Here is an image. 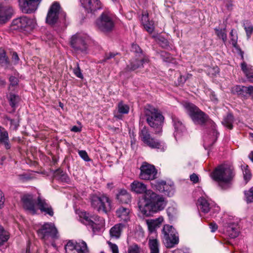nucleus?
<instances>
[{
    "mask_svg": "<svg viewBox=\"0 0 253 253\" xmlns=\"http://www.w3.org/2000/svg\"><path fill=\"white\" fill-rule=\"evenodd\" d=\"M190 180L194 183H198L199 181V177L195 173H193L190 176Z\"/></svg>",
    "mask_w": 253,
    "mask_h": 253,
    "instance_id": "nucleus-55",
    "label": "nucleus"
},
{
    "mask_svg": "<svg viewBox=\"0 0 253 253\" xmlns=\"http://www.w3.org/2000/svg\"><path fill=\"white\" fill-rule=\"evenodd\" d=\"M115 56V54L113 53H109L108 54H106L104 57V60H107L108 59H110L111 58H112L114 57Z\"/></svg>",
    "mask_w": 253,
    "mask_h": 253,
    "instance_id": "nucleus-61",
    "label": "nucleus"
},
{
    "mask_svg": "<svg viewBox=\"0 0 253 253\" xmlns=\"http://www.w3.org/2000/svg\"><path fill=\"white\" fill-rule=\"evenodd\" d=\"M83 6L88 12H92L102 8V3L99 0H83L82 2Z\"/></svg>",
    "mask_w": 253,
    "mask_h": 253,
    "instance_id": "nucleus-20",
    "label": "nucleus"
},
{
    "mask_svg": "<svg viewBox=\"0 0 253 253\" xmlns=\"http://www.w3.org/2000/svg\"><path fill=\"white\" fill-rule=\"evenodd\" d=\"M210 227L212 232H214L217 229V225L215 223H211L210 224Z\"/></svg>",
    "mask_w": 253,
    "mask_h": 253,
    "instance_id": "nucleus-60",
    "label": "nucleus"
},
{
    "mask_svg": "<svg viewBox=\"0 0 253 253\" xmlns=\"http://www.w3.org/2000/svg\"><path fill=\"white\" fill-rule=\"evenodd\" d=\"M140 177L144 180H154L157 177V171L155 167L144 162L140 168Z\"/></svg>",
    "mask_w": 253,
    "mask_h": 253,
    "instance_id": "nucleus-15",
    "label": "nucleus"
},
{
    "mask_svg": "<svg viewBox=\"0 0 253 253\" xmlns=\"http://www.w3.org/2000/svg\"><path fill=\"white\" fill-rule=\"evenodd\" d=\"M230 36L231 37V42L232 45L236 47L237 45V40H238V37L237 35L235 33H234V30L232 29L230 33Z\"/></svg>",
    "mask_w": 253,
    "mask_h": 253,
    "instance_id": "nucleus-43",
    "label": "nucleus"
},
{
    "mask_svg": "<svg viewBox=\"0 0 253 253\" xmlns=\"http://www.w3.org/2000/svg\"><path fill=\"white\" fill-rule=\"evenodd\" d=\"M183 105L186 113L195 124L203 126L209 124L214 126V122L196 105L189 102H185Z\"/></svg>",
    "mask_w": 253,
    "mask_h": 253,
    "instance_id": "nucleus-2",
    "label": "nucleus"
},
{
    "mask_svg": "<svg viewBox=\"0 0 253 253\" xmlns=\"http://www.w3.org/2000/svg\"><path fill=\"white\" fill-rule=\"evenodd\" d=\"M163 221L164 218L162 216H160L156 219L147 220L146 224L150 232L155 231L156 228L160 227Z\"/></svg>",
    "mask_w": 253,
    "mask_h": 253,
    "instance_id": "nucleus-27",
    "label": "nucleus"
},
{
    "mask_svg": "<svg viewBox=\"0 0 253 253\" xmlns=\"http://www.w3.org/2000/svg\"><path fill=\"white\" fill-rule=\"evenodd\" d=\"M78 153L79 156L85 161L88 162L90 159L88 156L87 152L84 150H79Z\"/></svg>",
    "mask_w": 253,
    "mask_h": 253,
    "instance_id": "nucleus-48",
    "label": "nucleus"
},
{
    "mask_svg": "<svg viewBox=\"0 0 253 253\" xmlns=\"http://www.w3.org/2000/svg\"><path fill=\"white\" fill-rule=\"evenodd\" d=\"M131 50L138 56L139 54L143 53L140 47L136 44L133 43L131 46Z\"/></svg>",
    "mask_w": 253,
    "mask_h": 253,
    "instance_id": "nucleus-49",
    "label": "nucleus"
},
{
    "mask_svg": "<svg viewBox=\"0 0 253 253\" xmlns=\"http://www.w3.org/2000/svg\"><path fill=\"white\" fill-rule=\"evenodd\" d=\"M83 222L89 227L93 233L99 231L103 227L104 220L98 215H89L86 212L83 213Z\"/></svg>",
    "mask_w": 253,
    "mask_h": 253,
    "instance_id": "nucleus-10",
    "label": "nucleus"
},
{
    "mask_svg": "<svg viewBox=\"0 0 253 253\" xmlns=\"http://www.w3.org/2000/svg\"><path fill=\"white\" fill-rule=\"evenodd\" d=\"M12 10L7 5L0 4V24L6 23L11 17Z\"/></svg>",
    "mask_w": 253,
    "mask_h": 253,
    "instance_id": "nucleus-22",
    "label": "nucleus"
},
{
    "mask_svg": "<svg viewBox=\"0 0 253 253\" xmlns=\"http://www.w3.org/2000/svg\"><path fill=\"white\" fill-rule=\"evenodd\" d=\"M118 110L120 114H127L129 110V107L123 102H120L118 105Z\"/></svg>",
    "mask_w": 253,
    "mask_h": 253,
    "instance_id": "nucleus-35",
    "label": "nucleus"
},
{
    "mask_svg": "<svg viewBox=\"0 0 253 253\" xmlns=\"http://www.w3.org/2000/svg\"><path fill=\"white\" fill-rule=\"evenodd\" d=\"M174 211L175 209L173 207H169L167 210V213L169 216H172Z\"/></svg>",
    "mask_w": 253,
    "mask_h": 253,
    "instance_id": "nucleus-58",
    "label": "nucleus"
},
{
    "mask_svg": "<svg viewBox=\"0 0 253 253\" xmlns=\"http://www.w3.org/2000/svg\"><path fill=\"white\" fill-rule=\"evenodd\" d=\"M39 236L44 241L53 240L58 239L57 230L52 223H45L37 231Z\"/></svg>",
    "mask_w": 253,
    "mask_h": 253,
    "instance_id": "nucleus-6",
    "label": "nucleus"
},
{
    "mask_svg": "<svg viewBox=\"0 0 253 253\" xmlns=\"http://www.w3.org/2000/svg\"><path fill=\"white\" fill-rule=\"evenodd\" d=\"M161 56L164 61L166 62H172L173 58L169 53L166 52H162Z\"/></svg>",
    "mask_w": 253,
    "mask_h": 253,
    "instance_id": "nucleus-45",
    "label": "nucleus"
},
{
    "mask_svg": "<svg viewBox=\"0 0 253 253\" xmlns=\"http://www.w3.org/2000/svg\"><path fill=\"white\" fill-rule=\"evenodd\" d=\"M198 207L200 211L204 213H207L210 211H218L219 207L216 206L213 203L210 202L209 200L204 197H201L198 201Z\"/></svg>",
    "mask_w": 253,
    "mask_h": 253,
    "instance_id": "nucleus-17",
    "label": "nucleus"
},
{
    "mask_svg": "<svg viewBox=\"0 0 253 253\" xmlns=\"http://www.w3.org/2000/svg\"><path fill=\"white\" fill-rule=\"evenodd\" d=\"M249 81L253 83V71L246 76Z\"/></svg>",
    "mask_w": 253,
    "mask_h": 253,
    "instance_id": "nucleus-62",
    "label": "nucleus"
},
{
    "mask_svg": "<svg viewBox=\"0 0 253 253\" xmlns=\"http://www.w3.org/2000/svg\"><path fill=\"white\" fill-rule=\"evenodd\" d=\"M132 191L137 194H142L147 191L146 186L143 183L138 181H134L130 185Z\"/></svg>",
    "mask_w": 253,
    "mask_h": 253,
    "instance_id": "nucleus-28",
    "label": "nucleus"
},
{
    "mask_svg": "<svg viewBox=\"0 0 253 253\" xmlns=\"http://www.w3.org/2000/svg\"><path fill=\"white\" fill-rule=\"evenodd\" d=\"M12 60L14 65H16L18 63L19 58L16 52H14L12 55Z\"/></svg>",
    "mask_w": 253,
    "mask_h": 253,
    "instance_id": "nucleus-53",
    "label": "nucleus"
},
{
    "mask_svg": "<svg viewBox=\"0 0 253 253\" xmlns=\"http://www.w3.org/2000/svg\"><path fill=\"white\" fill-rule=\"evenodd\" d=\"M8 138L7 131L3 128L0 126V141Z\"/></svg>",
    "mask_w": 253,
    "mask_h": 253,
    "instance_id": "nucleus-46",
    "label": "nucleus"
},
{
    "mask_svg": "<svg viewBox=\"0 0 253 253\" xmlns=\"http://www.w3.org/2000/svg\"><path fill=\"white\" fill-rule=\"evenodd\" d=\"M21 200L23 204V207L25 210L32 214H35L36 212V209L32 195H25L22 197Z\"/></svg>",
    "mask_w": 253,
    "mask_h": 253,
    "instance_id": "nucleus-21",
    "label": "nucleus"
},
{
    "mask_svg": "<svg viewBox=\"0 0 253 253\" xmlns=\"http://www.w3.org/2000/svg\"><path fill=\"white\" fill-rule=\"evenodd\" d=\"M38 206L42 212L52 216L54 214L53 210L50 205L47 203L45 200L42 199L41 197L38 198Z\"/></svg>",
    "mask_w": 253,
    "mask_h": 253,
    "instance_id": "nucleus-23",
    "label": "nucleus"
},
{
    "mask_svg": "<svg viewBox=\"0 0 253 253\" xmlns=\"http://www.w3.org/2000/svg\"><path fill=\"white\" fill-rule=\"evenodd\" d=\"M91 206L99 212L107 213L112 208L111 201L106 195L93 196L91 198Z\"/></svg>",
    "mask_w": 253,
    "mask_h": 253,
    "instance_id": "nucleus-7",
    "label": "nucleus"
},
{
    "mask_svg": "<svg viewBox=\"0 0 253 253\" xmlns=\"http://www.w3.org/2000/svg\"><path fill=\"white\" fill-rule=\"evenodd\" d=\"M70 44L72 47L77 53L86 54L87 45L85 38L80 34H76L71 39Z\"/></svg>",
    "mask_w": 253,
    "mask_h": 253,
    "instance_id": "nucleus-12",
    "label": "nucleus"
},
{
    "mask_svg": "<svg viewBox=\"0 0 253 253\" xmlns=\"http://www.w3.org/2000/svg\"><path fill=\"white\" fill-rule=\"evenodd\" d=\"M18 96L13 94L12 93H9L8 99L10 105L12 107H14L18 101Z\"/></svg>",
    "mask_w": 253,
    "mask_h": 253,
    "instance_id": "nucleus-41",
    "label": "nucleus"
},
{
    "mask_svg": "<svg viewBox=\"0 0 253 253\" xmlns=\"http://www.w3.org/2000/svg\"><path fill=\"white\" fill-rule=\"evenodd\" d=\"M141 251L140 247L136 244H133L128 247V253H140Z\"/></svg>",
    "mask_w": 253,
    "mask_h": 253,
    "instance_id": "nucleus-39",
    "label": "nucleus"
},
{
    "mask_svg": "<svg viewBox=\"0 0 253 253\" xmlns=\"http://www.w3.org/2000/svg\"><path fill=\"white\" fill-rule=\"evenodd\" d=\"M160 243L156 238L150 237L148 239V247L150 253H160Z\"/></svg>",
    "mask_w": 253,
    "mask_h": 253,
    "instance_id": "nucleus-31",
    "label": "nucleus"
},
{
    "mask_svg": "<svg viewBox=\"0 0 253 253\" xmlns=\"http://www.w3.org/2000/svg\"><path fill=\"white\" fill-rule=\"evenodd\" d=\"M243 171L245 180L247 181H248L249 180H250L252 176L251 173L249 169L248 166L246 165L244 167Z\"/></svg>",
    "mask_w": 253,
    "mask_h": 253,
    "instance_id": "nucleus-44",
    "label": "nucleus"
},
{
    "mask_svg": "<svg viewBox=\"0 0 253 253\" xmlns=\"http://www.w3.org/2000/svg\"><path fill=\"white\" fill-rule=\"evenodd\" d=\"M172 121L175 129L174 135L176 137L185 130V126L179 119L175 117H172Z\"/></svg>",
    "mask_w": 253,
    "mask_h": 253,
    "instance_id": "nucleus-29",
    "label": "nucleus"
},
{
    "mask_svg": "<svg viewBox=\"0 0 253 253\" xmlns=\"http://www.w3.org/2000/svg\"><path fill=\"white\" fill-rule=\"evenodd\" d=\"M7 120L9 121L10 123L11 127H12L14 129H16L18 126V124H17L16 121L9 118L7 119Z\"/></svg>",
    "mask_w": 253,
    "mask_h": 253,
    "instance_id": "nucleus-56",
    "label": "nucleus"
},
{
    "mask_svg": "<svg viewBox=\"0 0 253 253\" xmlns=\"http://www.w3.org/2000/svg\"><path fill=\"white\" fill-rule=\"evenodd\" d=\"M232 233H230V236L232 238H234L238 236L239 231L237 229L235 228H231Z\"/></svg>",
    "mask_w": 253,
    "mask_h": 253,
    "instance_id": "nucleus-57",
    "label": "nucleus"
},
{
    "mask_svg": "<svg viewBox=\"0 0 253 253\" xmlns=\"http://www.w3.org/2000/svg\"><path fill=\"white\" fill-rule=\"evenodd\" d=\"M154 23L153 21H149L143 25L144 28L149 33H152L154 30Z\"/></svg>",
    "mask_w": 253,
    "mask_h": 253,
    "instance_id": "nucleus-42",
    "label": "nucleus"
},
{
    "mask_svg": "<svg viewBox=\"0 0 253 253\" xmlns=\"http://www.w3.org/2000/svg\"><path fill=\"white\" fill-rule=\"evenodd\" d=\"M0 143L3 145L4 148L7 149H10L11 148V145L9 143V138H6L5 140H2L0 141Z\"/></svg>",
    "mask_w": 253,
    "mask_h": 253,
    "instance_id": "nucleus-52",
    "label": "nucleus"
},
{
    "mask_svg": "<svg viewBox=\"0 0 253 253\" xmlns=\"http://www.w3.org/2000/svg\"><path fill=\"white\" fill-rule=\"evenodd\" d=\"M157 190L163 192L169 197L172 196L174 193V186L173 182L167 183L164 180H158L155 184Z\"/></svg>",
    "mask_w": 253,
    "mask_h": 253,
    "instance_id": "nucleus-18",
    "label": "nucleus"
},
{
    "mask_svg": "<svg viewBox=\"0 0 253 253\" xmlns=\"http://www.w3.org/2000/svg\"><path fill=\"white\" fill-rule=\"evenodd\" d=\"M149 59L143 53L139 54L138 56L135 55L134 58L131 59L128 65H127L126 70V71H134L138 68H141L143 67V65L145 63H148Z\"/></svg>",
    "mask_w": 253,
    "mask_h": 253,
    "instance_id": "nucleus-16",
    "label": "nucleus"
},
{
    "mask_svg": "<svg viewBox=\"0 0 253 253\" xmlns=\"http://www.w3.org/2000/svg\"><path fill=\"white\" fill-rule=\"evenodd\" d=\"M10 84L9 86V90H14L18 84V80L14 76H10L9 78Z\"/></svg>",
    "mask_w": 253,
    "mask_h": 253,
    "instance_id": "nucleus-38",
    "label": "nucleus"
},
{
    "mask_svg": "<svg viewBox=\"0 0 253 253\" xmlns=\"http://www.w3.org/2000/svg\"><path fill=\"white\" fill-rule=\"evenodd\" d=\"M144 205L139 206L142 213L148 216L154 212L163 210L167 202L165 199L151 190H148L143 195Z\"/></svg>",
    "mask_w": 253,
    "mask_h": 253,
    "instance_id": "nucleus-1",
    "label": "nucleus"
},
{
    "mask_svg": "<svg viewBox=\"0 0 253 253\" xmlns=\"http://www.w3.org/2000/svg\"><path fill=\"white\" fill-rule=\"evenodd\" d=\"M250 159L253 162V151L251 152L249 155Z\"/></svg>",
    "mask_w": 253,
    "mask_h": 253,
    "instance_id": "nucleus-64",
    "label": "nucleus"
},
{
    "mask_svg": "<svg viewBox=\"0 0 253 253\" xmlns=\"http://www.w3.org/2000/svg\"><path fill=\"white\" fill-rule=\"evenodd\" d=\"M139 138L145 145L152 149H156L162 152L166 149L165 143L153 137L146 127H143L139 132Z\"/></svg>",
    "mask_w": 253,
    "mask_h": 253,
    "instance_id": "nucleus-5",
    "label": "nucleus"
},
{
    "mask_svg": "<svg viewBox=\"0 0 253 253\" xmlns=\"http://www.w3.org/2000/svg\"><path fill=\"white\" fill-rule=\"evenodd\" d=\"M4 203V198L3 193L0 191V209L2 207Z\"/></svg>",
    "mask_w": 253,
    "mask_h": 253,
    "instance_id": "nucleus-59",
    "label": "nucleus"
},
{
    "mask_svg": "<svg viewBox=\"0 0 253 253\" xmlns=\"http://www.w3.org/2000/svg\"><path fill=\"white\" fill-rule=\"evenodd\" d=\"M234 176L235 172L233 167L226 165L218 166L211 173L212 178L219 184L230 183Z\"/></svg>",
    "mask_w": 253,
    "mask_h": 253,
    "instance_id": "nucleus-3",
    "label": "nucleus"
},
{
    "mask_svg": "<svg viewBox=\"0 0 253 253\" xmlns=\"http://www.w3.org/2000/svg\"><path fill=\"white\" fill-rule=\"evenodd\" d=\"M109 245L112 253H119L118 247L116 244L109 243Z\"/></svg>",
    "mask_w": 253,
    "mask_h": 253,
    "instance_id": "nucleus-54",
    "label": "nucleus"
},
{
    "mask_svg": "<svg viewBox=\"0 0 253 253\" xmlns=\"http://www.w3.org/2000/svg\"><path fill=\"white\" fill-rule=\"evenodd\" d=\"M116 215L120 219V220L126 223L129 221V210L128 208L121 207L118 208L116 211Z\"/></svg>",
    "mask_w": 253,
    "mask_h": 253,
    "instance_id": "nucleus-25",
    "label": "nucleus"
},
{
    "mask_svg": "<svg viewBox=\"0 0 253 253\" xmlns=\"http://www.w3.org/2000/svg\"><path fill=\"white\" fill-rule=\"evenodd\" d=\"M41 0H19V5L23 12L31 13L37 9V2Z\"/></svg>",
    "mask_w": 253,
    "mask_h": 253,
    "instance_id": "nucleus-19",
    "label": "nucleus"
},
{
    "mask_svg": "<svg viewBox=\"0 0 253 253\" xmlns=\"http://www.w3.org/2000/svg\"><path fill=\"white\" fill-rule=\"evenodd\" d=\"M241 70L245 75H247L253 71V67L251 65L247 64L245 62H243L241 64Z\"/></svg>",
    "mask_w": 253,
    "mask_h": 253,
    "instance_id": "nucleus-37",
    "label": "nucleus"
},
{
    "mask_svg": "<svg viewBox=\"0 0 253 253\" xmlns=\"http://www.w3.org/2000/svg\"><path fill=\"white\" fill-rule=\"evenodd\" d=\"M60 6L58 3L54 2L49 7L46 17V23L50 25H53L57 23L59 19L60 12Z\"/></svg>",
    "mask_w": 253,
    "mask_h": 253,
    "instance_id": "nucleus-14",
    "label": "nucleus"
},
{
    "mask_svg": "<svg viewBox=\"0 0 253 253\" xmlns=\"http://www.w3.org/2000/svg\"><path fill=\"white\" fill-rule=\"evenodd\" d=\"M71 130L73 132H78L81 131V128L75 126L71 128Z\"/></svg>",
    "mask_w": 253,
    "mask_h": 253,
    "instance_id": "nucleus-63",
    "label": "nucleus"
},
{
    "mask_svg": "<svg viewBox=\"0 0 253 253\" xmlns=\"http://www.w3.org/2000/svg\"><path fill=\"white\" fill-rule=\"evenodd\" d=\"M246 201L248 203L253 202V186L245 191Z\"/></svg>",
    "mask_w": 253,
    "mask_h": 253,
    "instance_id": "nucleus-40",
    "label": "nucleus"
},
{
    "mask_svg": "<svg viewBox=\"0 0 253 253\" xmlns=\"http://www.w3.org/2000/svg\"><path fill=\"white\" fill-rule=\"evenodd\" d=\"M77 67L73 69V72L76 77H77L78 78H80V79H83V75L81 72V71L80 68L79 66V64H77Z\"/></svg>",
    "mask_w": 253,
    "mask_h": 253,
    "instance_id": "nucleus-50",
    "label": "nucleus"
},
{
    "mask_svg": "<svg viewBox=\"0 0 253 253\" xmlns=\"http://www.w3.org/2000/svg\"><path fill=\"white\" fill-rule=\"evenodd\" d=\"M117 199L123 204H127L130 202L131 196L126 190H121L117 195Z\"/></svg>",
    "mask_w": 253,
    "mask_h": 253,
    "instance_id": "nucleus-32",
    "label": "nucleus"
},
{
    "mask_svg": "<svg viewBox=\"0 0 253 253\" xmlns=\"http://www.w3.org/2000/svg\"><path fill=\"white\" fill-rule=\"evenodd\" d=\"M66 253H89L87 244L82 240L78 242L69 241L65 246Z\"/></svg>",
    "mask_w": 253,
    "mask_h": 253,
    "instance_id": "nucleus-11",
    "label": "nucleus"
},
{
    "mask_svg": "<svg viewBox=\"0 0 253 253\" xmlns=\"http://www.w3.org/2000/svg\"><path fill=\"white\" fill-rule=\"evenodd\" d=\"M36 25L35 19L22 16L14 19L11 26L12 30L23 31L34 28Z\"/></svg>",
    "mask_w": 253,
    "mask_h": 253,
    "instance_id": "nucleus-8",
    "label": "nucleus"
},
{
    "mask_svg": "<svg viewBox=\"0 0 253 253\" xmlns=\"http://www.w3.org/2000/svg\"><path fill=\"white\" fill-rule=\"evenodd\" d=\"M234 121V118L232 114L228 113L223 118L222 121V125L227 128L232 129L233 128V123Z\"/></svg>",
    "mask_w": 253,
    "mask_h": 253,
    "instance_id": "nucleus-33",
    "label": "nucleus"
},
{
    "mask_svg": "<svg viewBox=\"0 0 253 253\" xmlns=\"http://www.w3.org/2000/svg\"><path fill=\"white\" fill-rule=\"evenodd\" d=\"M9 238V235L2 226L0 225V246L6 242Z\"/></svg>",
    "mask_w": 253,
    "mask_h": 253,
    "instance_id": "nucleus-34",
    "label": "nucleus"
},
{
    "mask_svg": "<svg viewBox=\"0 0 253 253\" xmlns=\"http://www.w3.org/2000/svg\"><path fill=\"white\" fill-rule=\"evenodd\" d=\"M162 234L167 248H172L178 243V233L172 226L164 225L162 230Z\"/></svg>",
    "mask_w": 253,
    "mask_h": 253,
    "instance_id": "nucleus-9",
    "label": "nucleus"
},
{
    "mask_svg": "<svg viewBox=\"0 0 253 253\" xmlns=\"http://www.w3.org/2000/svg\"><path fill=\"white\" fill-rule=\"evenodd\" d=\"M252 90H253V86L252 85L249 86L236 85L232 89V91L234 93H237L244 97L246 96L247 94H249Z\"/></svg>",
    "mask_w": 253,
    "mask_h": 253,
    "instance_id": "nucleus-26",
    "label": "nucleus"
},
{
    "mask_svg": "<svg viewBox=\"0 0 253 253\" xmlns=\"http://www.w3.org/2000/svg\"><path fill=\"white\" fill-rule=\"evenodd\" d=\"M0 66L5 69L11 68V63L6 52L3 49H0Z\"/></svg>",
    "mask_w": 253,
    "mask_h": 253,
    "instance_id": "nucleus-30",
    "label": "nucleus"
},
{
    "mask_svg": "<svg viewBox=\"0 0 253 253\" xmlns=\"http://www.w3.org/2000/svg\"><path fill=\"white\" fill-rule=\"evenodd\" d=\"M127 224L120 223L115 224L110 230V235L111 238L118 239L120 238L123 229L126 227Z\"/></svg>",
    "mask_w": 253,
    "mask_h": 253,
    "instance_id": "nucleus-24",
    "label": "nucleus"
},
{
    "mask_svg": "<svg viewBox=\"0 0 253 253\" xmlns=\"http://www.w3.org/2000/svg\"><path fill=\"white\" fill-rule=\"evenodd\" d=\"M141 20L143 25L149 22L148 13L147 11L142 12Z\"/></svg>",
    "mask_w": 253,
    "mask_h": 253,
    "instance_id": "nucleus-51",
    "label": "nucleus"
},
{
    "mask_svg": "<svg viewBox=\"0 0 253 253\" xmlns=\"http://www.w3.org/2000/svg\"><path fill=\"white\" fill-rule=\"evenodd\" d=\"M244 29L246 31L248 39L250 38L251 35L253 33V26L251 24H249L247 26H244Z\"/></svg>",
    "mask_w": 253,
    "mask_h": 253,
    "instance_id": "nucleus-47",
    "label": "nucleus"
},
{
    "mask_svg": "<svg viewBox=\"0 0 253 253\" xmlns=\"http://www.w3.org/2000/svg\"><path fill=\"white\" fill-rule=\"evenodd\" d=\"M98 28L104 32L112 31L114 27V23L112 18L106 13H103L99 18L96 20Z\"/></svg>",
    "mask_w": 253,
    "mask_h": 253,
    "instance_id": "nucleus-13",
    "label": "nucleus"
},
{
    "mask_svg": "<svg viewBox=\"0 0 253 253\" xmlns=\"http://www.w3.org/2000/svg\"><path fill=\"white\" fill-rule=\"evenodd\" d=\"M214 30L217 37L221 39L223 42L225 43L227 40V35L226 34L225 29H219L215 28Z\"/></svg>",
    "mask_w": 253,
    "mask_h": 253,
    "instance_id": "nucleus-36",
    "label": "nucleus"
},
{
    "mask_svg": "<svg viewBox=\"0 0 253 253\" xmlns=\"http://www.w3.org/2000/svg\"><path fill=\"white\" fill-rule=\"evenodd\" d=\"M145 115L148 125L155 129V133L161 132L164 118L160 112L155 108H151L145 110Z\"/></svg>",
    "mask_w": 253,
    "mask_h": 253,
    "instance_id": "nucleus-4",
    "label": "nucleus"
}]
</instances>
